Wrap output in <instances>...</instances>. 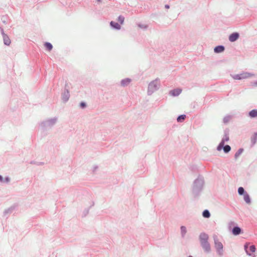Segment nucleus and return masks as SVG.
<instances>
[{"label":"nucleus","instance_id":"27","mask_svg":"<svg viewBox=\"0 0 257 257\" xmlns=\"http://www.w3.org/2000/svg\"><path fill=\"white\" fill-rule=\"evenodd\" d=\"M152 84H150L149 85V88H151V87H152Z\"/></svg>","mask_w":257,"mask_h":257},{"label":"nucleus","instance_id":"26","mask_svg":"<svg viewBox=\"0 0 257 257\" xmlns=\"http://www.w3.org/2000/svg\"><path fill=\"white\" fill-rule=\"evenodd\" d=\"M165 8H166V9H169V5H166V6H165Z\"/></svg>","mask_w":257,"mask_h":257},{"label":"nucleus","instance_id":"13","mask_svg":"<svg viewBox=\"0 0 257 257\" xmlns=\"http://www.w3.org/2000/svg\"><path fill=\"white\" fill-rule=\"evenodd\" d=\"M44 46L49 51H51L53 48L52 44L48 42L45 43Z\"/></svg>","mask_w":257,"mask_h":257},{"label":"nucleus","instance_id":"22","mask_svg":"<svg viewBox=\"0 0 257 257\" xmlns=\"http://www.w3.org/2000/svg\"><path fill=\"white\" fill-rule=\"evenodd\" d=\"M124 17H122V16H119L118 18V21L121 23V24H122L124 22Z\"/></svg>","mask_w":257,"mask_h":257},{"label":"nucleus","instance_id":"23","mask_svg":"<svg viewBox=\"0 0 257 257\" xmlns=\"http://www.w3.org/2000/svg\"><path fill=\"white\" fill-rule=\"evenodd\" d=\"M80 106H81L82 107H83H83H84L85 106V103H84V102H81V103H80Z\"/></svg>","mask_w":257,"mask_h":257},{"label":"nucleus","instance_id":"5","mask_svg":"<svg viewBox=\"0 0 257 257\" xmlns=\"http://www.w3.org/2000/svg\"><path fill=\"white\" fill-rule=\"evenodd\" d=\"M229 137L227 135H225L224 137L222 139L221 142L219 143V145L217 146V150L218 151H220L224 145L225 142L228 141Z\"/></svg>","mask_w":257,"mask_h":257},{"label":"nucleus","instance_id":"17","mask_svg":"<svg viewBox=\"0 0 257 257\" xmlns=\"http://www.w3.org/2000/svg\"><path fill=\"white\" fill-rule=\"evenodd\" d=\"M242 152H243L242 149H239L234 155L235 158L237 159L241 154Z\"/></svg>","mask_w":257,"mask_h":257},{"label":"nucleus","instance_id":"14","mask_svg":"<svg viewBox=\"0 0 257 257\" xmlns=\"http://www.w3.org/2000/svg\"><path fill=\"white\" fill-rule=\"evenodd\" d=\"M222 149L225 153H228L231 150V148L229 145L223 146Z\"/></svg>","mask_w":257,"mask_h":257},{"label":"nucleus","instance_id":"10","mask_svg":"<svg viewBox=\"0 0 257 257\" xmlns=\"http://www.w3.org/2000/svg\"><path fill=\"white\" fill-rule=\"evenodd\" d=\"M241 232V229L238 227H235L232 230V233L234 235H238Z\"/></svg>","mask_w":257,"mask_h":257},{"label":"nucleus","instance_id":"18","mask_svg":"<svg viewBox=\"0 0 257 257\" xmlns=\"http://www.w3.org/2000/svg\"><path fill=\"white\" fill-rule=\"evenodd\" d=\"M130 82L129 79H125L121 81V84L123 86H125Z\"/></svg>","mask_w":257,"mask_h":257},{"label":"nucleus","instance_id":"9","mask_svg":"<svg viewBox=\"0 0 257 257\" xmlns=\"http://www.w3.org/2000/svg\"><path fill=\"white\" fill-rule=\"evenodd\" d=\"M224 48L222 46H218L214 48V51L216 53H220L224 51Z\"/></svg>","mask_w":257,"mask_h":257},{"label":"nucleus","instance_id":"19","mask_svg":"<svg viewBox=\"0 0 257 257\" xmlns=\"http://www.w3.org/2000/svg\"><path fill=\"white\" fill-rule=\"evenodd\" d=\"M186 117V115H180L178 118H177V121H181L182 120H184L185 119Z\"/></svg>","mask_w":257,"mask_h":257},{"label":"nucleus","instance_id":"20","mask_svg":"<svg viewBox=\"0 0 257 257\" xmlns=\"http://www.w3.org/2000/svg\"><path fill=\"white\" fill-rule=\"evenodd\" d=\"M181 230L182 235H184L187 231L186 227L185 226H181Z\"/></svg>","mask_w":257,"mask_h":257},{"label":"nucleus","instance_id":"3","mask_svg":"<svg viewBox=\"0 0 257 257\" xmlns=\"http://www.w3.org/2000/svg\"><path fill=\"white\" fill-rule=\"evenodd\" d=\"M213 239L214 240L215 247L216 248L217 251L218 252L219 254H222V250H223V245L222 243L219 241L216 235L213 236Z\"/></svg>","mask_w":257,"mask_h":257},{"label":"nucleus","instance_id":"21","mask_svg":"<svg viewBox=\"0 0 257 257\" xmlns=\"http://www.w3.org/2000/svg\"><path fill=\"white\" fill-rule=\"evenodd\" d=\"M244 189L241 187H239L238 189V192L240 195H242L244 193Z\"/></svg>","mask_w":257,"mask_h":257},{"label":"nucleus","instance_id":"7","mask_svg":"<svg viewBox=\"0 0 257 257\" xmlns=\"http://www.w3.org/2000/svg\"><path fill=\"white\" fill-rule=\"evenodd\" d=\"M3 39H4V44L7 46H9L11 43V40L9 37L6 35H3Z\"/></svg>","mask_w":257,"mask_h":257},{"label":"nucleus","instance_id":"4","mask_svg":"<svg viewBox=\"0 0 257 257\" xmlns=\"http://www.w3.org/2000/svg\"><path fill=\"white\" fill-rule=\"evenodd\" d=\"M247 246H248V244L247 243L246 244H245V245H244V248L246 250L247 254L250 256H252V257H255V255L254 254L252 255L250 252H254L255 251V246L253 245H252L249 246V250H247Z\"/></svg>","mask_w":257,"mask_h":257},{"label":"nucleus","instance_id":"24","mask_svg":"<svg viewBox=\"0 0 257 257\" xmlns=\"http://www.w3.org/2000/svg\"><path fill=\"white\" fill-rule=\"evenodd\" d=\"M4 180L3 179V178L2 177V176L0 175V182H4Z\"/></svg>","mask_w":257,"mask_h":257},{"label":"nucleus","instance_id":"8","mask_svg":"<svg viewBox=\"0 0 257 257\" xmlns=\"http://www.w3.org/2000/svg\"><path fill=\"white\" fill-rule=\"evenodd\" d=\"M181 89H176L173 90L170 92V93L173 96L178 95L181 92Z\"/></svg>","mask_w":257,"mask_h":257},{"label":"nucleus","instance_id":"11","mask_svg":"<svg viewBox=\"0 0 257 257\" xmlns=\"http://www.w3.org/2000/svg\"><path fill=\"white\" fill-rule=\"evenodd\" d=\"M249 115L250 117H255L257 116V110L253 109L249 113Z\"/></svg>","mask_w":257,"mask_h":257},{"label":"nucleus","instance_id":"1","mask_svg":"<svg viewBox=\"0 0 257 257\" xmlns=\"http://www.w3.org/2000/svg\"><path fill=\"white\" fill-rule=\"evenodd\" d=\"M209 236L205 233H201L199 235V240L201 245L204 250L209 252L211 250L210 245L208 242Z\"/></svg>","mask_w":257,"mask_h":257},{"label":"nucleus","instance_id":"25","mask_svg":"<svg viewBox=\"0 0 257 257\" xmlns=\"http://www.w3.org/2000/svg\"><path fill=\"white\" fill-rule=\"evenodd\" d=\"M5 180L6 181V182H9L10 181V179L9 178H6L5 179Z\"/></svg>","mask_w":257,"mask_h":257},{"label":"nucleus","instance_id":"6","mask_svg":"<svg viewBox=\"0 0 257 257\" xmlns=\"http://www.w3.org/2000/svg\"><path fill=\"white\" fill-rule=\"evenodd\" d=\"M239 37V34L237 33H234L229 36V40L230 42H234Z\"/></svg>","mask_w":257,"mask_h":257},{"label":"nucleus","instance_id":"12","mask_svg":"<svg viewBox=\"0 0 257 257\" xmlns=\"http://www.w3.org/2000/svg\"><path fill=\"white\" fill-rule=\"evenodd\" d=\"M110 25L114 28L116 29H120V26L119 24L116 22H110Z\"/></svg>","mask_w":257,"mask_h":257},{"label":"nucleus","instance_id":"16","mask_svg":"<svg viewBox=\"0 0 257 257\" xmlns=\"http://www.w3.org/2000/svg\"><path fill=\"white\" fill-rule=\"evenodd\" d=\"M203 216L204 217L209 218L210 216V214L207 210H205L203 212Z\"/></svg>","mask_w":257,"mask_h":257},{"label":"nucleus","instance_id":"15","mask_svg":"<svg viewBox=\"0 0 257 257\" xmlns=\"http://www.w3.org/2000/svg\"><path fill=\"white\" fill-rule=\"evenodd\" d=\"M244 200L247 203H249L250 202V197L247 194H244Z\"/></svg>","mask_w":257,"mask_h":257},{"label":"nucleus","instance_id":"2","mask_svg":"<svg viewBox=\"0 0 257 257\" xmlns=\"http://www.w3.org/2000/svg\"><path fill=\"white\" fill-rule=\"evenodd\" d=\"M254 74L248 73V72H242L239 74H235L232 76V78L234 80H241L247 79L250 77H252Z\"/></svg>","mask_w":257,"mask_h":257}]
</instances>
